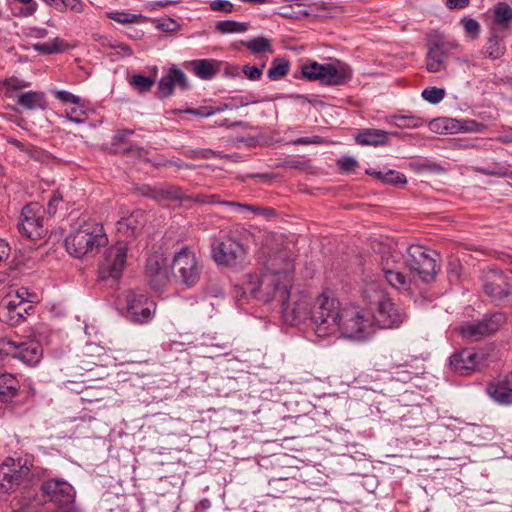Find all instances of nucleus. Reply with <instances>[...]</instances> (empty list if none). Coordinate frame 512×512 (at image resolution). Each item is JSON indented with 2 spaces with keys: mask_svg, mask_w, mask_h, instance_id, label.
Instances as JSON below:
<instances>
[{
  "mask_svg": "<svg viewBox=\"0 0 512 512\" xmlns=\"http://www.w3.org/2000/svg\"><path fill=\"white\" fill-rule=\"evenodd\" d=\"M243 45L254 55L273 51L271 40L263 36L245 41Z\"/></svg>",
  "mask_w": 512,
  "mask_h": 512,
  "instance_id": "58836bf2",
  "label": "nucleus"
},
{
  "mask_svg": "<svg viewBox=\"0 0 512 512\" xmlns=\"http://www.w3.org/2000/svg\"><path fill=\"white\" fill-rule=\"evenodd\" d=\"M75 500V490L62 479L42 483L41 495L29 498L22 504L23 512H68Z\"/></svg>",
  "mask_w": 512,
  "mask_h": 512,
  "instance_id": "7ed1b4c3",
  "label": "nucleus"
},
{
  "mask_svg": "<svg viewBox=\"0 0 512 512\" xmlns=\"http://www.w3.org/2000/svg\"><path fill=\"white\" fill-rule=\"evenodd\" d=\"M212 255L215 262L223 266L242 268L249 263L247 248L230 236L212 245Z\"/></svg>",
  "mask_w": 512,
  "mask_h": 512,
  "instance_id": "1a4fd4ad",
  "label": "nucleus"
},
{
  "mask_svg": "<svg viewBox=\"0 0 512 512\" xmlns=\"http://www.w3.org/2000/svg\"><path fill=\"white\" fill-rule=\"evenodd\" d=\"M264 68L265 63L263 62L255 66L244 65L242 71L248 80L257 81L261 78Z\"/></svg>",
  "mask_w": 512,
  "mask_h": 512,
  "instance_id": "8fccbe9b",
  "label": "nucleus"
},
{
  "mask_svg": "<svg viewBox=\"0 0 512 512\" xmlns=\"http://www.w3.org/2000/svg\"><path fill=\"white\" fill-rule=\"evenodd\" d=\"M194 73L201 79L209 80L217 73V62L213 59H201L193 62Z\"/></svg>",
  "mask_w": 512,
  "mask_h": 512,
  "instance_id": "c9c22d12",
  "label": "nucleus"
},
{
  "mask_svg": "<svg viewBox=\"0 0 512 512\" xmlns=\"http://www.w3.org/2000/svg\"><path fill=\"white\" fill-rule=\"evenodd\" d=\"M218 126H226V127H238V126H241L242 123L241 122H234L232 124H229L228 123V119H224L223 121L217 123Z\"/></svg>",
  "mask_w": 512,
  "mask_h": 512,
  "instance_id": "338daca9",
  "label": "nucleus"
},
{
  "mask_svg": "<svg viewBox=\"0 0 512 512\" xmlns=\"http://www.w3.org/2000/svg\"><path fill=\"white\" fill-rule=\"evenodd\" d=\"M265 272L247 274L241 284L233 288V295L238 305L248 296L268 303L279 300L286 295L290 287L294 265L286 251L269 254L264 261Z\"/></svg>",
  "mask_w": 512,
  "mask_h": 512,
  "instance_id": "f257e3e1",
  "label": "nucleus"
},
{
  "mask_svg": "<svg viewBox=\"0 0 512 512\" xmlns=\"http://www.w3.org/2000/svg\"><path fill=\"white\" fill-rule=\"evenodd\" d=\"M77 107L67 108L65 110V117L67 120L76 124H83L88 120V114L83 109V105H76Z\"/></svg>",
  "mask_w": 512,
  "mask_h": 512,
  "instance_id": "c03bdc74",
  "label": "nucleus"
},
{
  "mask_svg": "<svg viewBox=\"0 0 512 512\" xmlns=\"http://www.w3.org/2000/svg\"><path fill=\"white\" fill-rule=\"evenodd\" d=\"M129 83L134 86L140 93H143L149 91L152 88L154 80L142 74H135L132 76Z\"/></svg>",
  "mask_w": 512,
  "mask_h": 512,
  "instance_id": "de8ad7c7",
  "label": "nucleus"
},
{
  "mask_svg": "<svg viewBox=\"0 0 512 512\" xmlns=\"http://www.w3.org/2000/svg\"><path fill=\"white\" fill-rule=\"evenodd\" d=\"M461 23L464 27L465 32L471 37V38H477L480 33V24L477 20L469 17H464L461 20Z\"/></svg>",
  "mask_w": 512,
  "mask_h": 512,
  "instance_id": "3c124183",
  "label": "nucleus"
},
{
  "mask_svg": "<svg viewBox=\"0 0 512 512\" xmlns=\"http://www.w3.org/2000/svg\"><path fill=\"white\" fill-rule=\"evenodd\" d=\"M483 291L493 302H500L512 293V284L503 272L491 271L485 277Z\"/></svg>",
  "mask_w": 512,
  "mask_h": 512,
  "instance_id": "f3484780",
  "label": "nucleus"
},
{
  "mask_svg": "<svg viewBox=\"0 0 512 512\" xmlns=\"http://www.w3.org/2000/svg\"><path fill=\"white\" fill-rule=\"evenodd\" d=\"M117 54L121 57H130L133 54V50L127 44L119 41L117 44Z\"/></svg>",
  "mask_w": 512,
  "mask_h": 512,
  "instance_id": "680f3d73",
  "label": "nucleus"
},
{
  "mask_svg": "<svg viewBox=\"0 0 512 512\" xmlns=\"http://www.w3.org/2000/svg\"><path fill=\"white\" fill-rule=\"evenodd\" d=\"M225 109H232V106H229L228 104L218 108H213L211 106H200L198 108L186 109L184 112L197 117H209L216 114L217 112L224 111Z\"/></svg>",
  "mask_w": 512,
  "mask_h": 512,
  "instance_id": "49530a36",
  "label": "nucleus"
},
{
  "mask_svg": "<svg viewBox=\"0 0 512 512\" xmlns=\"http://www.w3.org/2000/svg\"><path fill=\"white\" fill-rule=\"evenodd\" d=\"M323 64L315 61L302 65L301 72L303 76L309 80H319Z\"/></svg>",
  "mask_w": 512,
  "mask_h": 512,
  "instance_id": "09e8293b",
  "label": "nucleus"
},
{
  "mask_svg": "<svg viewBox=\"0 0 512 512\" xmlns=\"http://www.w3.org/2000/svg\"><path fill=\"white\" fill-rule=\"evenodd\" d=\"M127 250V243L121 240L105 250L103 260L99 265V278L101 280L112 279L117 281L120 279L127 262Z\"/></svg>",
  "mask_w": 512,
  "mask_h": 512,
  "instance_id": "9b49d317",
  "label": "nucleus"
},
{
  "mask_svg": "<svg viewBox=\"0 0 512 512\" xmlns=\"http://www.w3.org/2000/svg\"><path fill=\"white\" fill-rule=\"evenodd\" d=\"M506 318L497 312L486 315L479 321L465 323L460 326V334L469 341H479L495 333L504 324Z\"/></svg>",
  "mask_w": 512,
  "mask_h": 512,
  "instance_id": "4468645a",
  "label": "nucleus"
},
{
  "mask_svg": "<svg viewBox=\"0 0 512 512\" xmlns=\"http://www.w3.org/2000/svg\"><path fill=\"white\" fill-rule=\"evenodd\" d=\"M367 173L376 176L377 179L387 184L402 185L407 182L406 176L395 170H388L387 172L368 170Z\"/></svg>",
  "mask_w": 512,
  "mask_h": 512,
  "instance_id": "4c0bfd02",
  "label": "nucleus"
},
{
  "mask_svg": "<svg viewBox=\"0 0 512 512\" xmlns=\"http://www.w3.org/2000/svg\"><path fill=\"white\" fill-rule=\"evenodd\" d=\"M341 309L340 302L331 291H325L314 298L310 321L319 338L338 332Z\"/></svg>",
  "mask_w": 512,
  "mask_h": 512,
  "instance_id": "39448f33",
  "label": "nucleus"
},
{
  "mask_svg": "<svg viewBox=\"0 0 512 512\" xmlns=\"http://www.w3.org/2000/svg\"><path fill=\"white\" fill-rule=\"evenodd\" d=\"M178 85L182 89L188 87L185 73L179 68L173 66L168 73L159 80V92L163 97L172 95L175 86Z\"/></svg>",
  "mask_w": 512,
  "mask_h": 512,
  "instance_id": "bb28decb",
  "label": "nucleus"
},
{
  "mask_svg": "<svg viewBox=\"0 0 512 512\" xmlns=\"http://www.w3.org/2000/svg\"><path fill=\"white\" fill-rule=\"evenodd\" d=\"M451 369L460 375H468L478 366V357L472 349H463L449 358Z\"/></svg>",
  "mask_w": 512,
  "mask_h": 512,
  "instance_id": "5701e85b",
  "label": "nucleus"
},
{
  "mask_svg": "<svg viewBox=\"0 0 512 512\" xmlns=\"http://www.w3.org/2000/svg\"><path fill=\"white\" fill-rule=\"evenodd\" d=\"M134 134L133 130L130 129H124L122 131H119L114 136V140L118 143H126L131 135Z\"/></svg>",
  "mask_w": 512,
  "mask_h": 512,
  "instance_id": "052dcab7",
  "label": "nucleus"
},
{
  "mask_svg": "<svg viewBox=\"0 0 512 512\" xmlns=\"http://www.w3.org/2000/svg\"><path fill=\"white\" fill-rule=\"evenodd\" d=\"M25 299L17 293L14 299H4L0 304V321L10 326H17L24 321Z\"/></svg>",
  "mask_w": 512,
  "mask_h": 512,
  "instance_id": "aec40b11",
  "label": "nucleus"
},
{
  "mask_svg": "<svg viewBox=\"0 0 512 512\" xmlns=\"http://www.w3.org/2000/svg\"><path fill=\"white\" fill-rule=\"evenodd\" d=\"M469 2V0H446V6L451 10L464 9Z\"/></svg>",
  "mask_w": 512,
  "mask_h": 512,
  "instance_id": "bf43d9fd",
  "label": "nucleus"
},
{
  "mask_svg": "<svg viewBox=\"0 0 512 512\" xmlns=\"http://www.w3.org/2000/svg\"><path fill=\"white\" fill-rule=\"evenodd\" d=\"M289 71V63L284 58H276L267 71L270 80L276 81L284 77Z\"/></svg>",
  "mask_w": 512,
  "mask_h": 512,
  "instance_id": "79ce46f5",
  "label": "nucleus"
},
{
  "mask_svg": "<svg viewBox=\"0 0 512 512\" xmlns=\"http://www.w3.org/2000/svg\"><path fill=\"white\" fill-rule=\"evenodd\" d=\"M406 264L425 283L432 282L439 271L436 259L421 245L409 246Z\"/></svg>",
  "mask_w": 512,
  "mask_h": 512,
  "instance_id": "9d476101",
  "label": "nucleus"
},
{
  "mask_svg": "<svg viewBox=\"0 0 512 512\" xmlns=\"http://www.w3.org/2000/svg\"><path fill=\"white\" fill-rule=\"evenodd\" d=\"M18 391V381L10 373L0 374V402H9Z\"/></svg>",
  "mask_w": 512,
  "mask_h": 512,
  "instance_id": "f704fd0d",
  "label": "nucleus"
},
{
  "mask_svg": "<svg viewBox=\"0 0 512 512\" xmlns=\"http://www.w3.org/2000/svg\"><path fill=\"white\" fill-rule=\"evenodd\" d=\"M56 99L63 103H71L74 105H80L81 98L77 95L72 94L69 91L66 90H54L52 92Z\"/></svg>",
  "mask_w": 512,
  "mask_h": 512,
  "instance_id": "603ef678",
  "label": "nucleus"
},
{
  "mask_svg": "<svg viewBox=\"0 0 512 512\" xmlns=\"http://www.w3.org/2000/svg\"><path fill=\"white\" fill-rule=\"evenodd\" d=\"M504 37L499 36L497 28L493 27L491 36L484 46V54L491 59H499L506 51Z\"/></svg>",
  "mask_w": 512,
  "mask_h": 512,
  "instance_id": "2f4dec72",
  "label": "nucleus"
},
{
  "mask_svg": "<svg viewBox=\"0 0 512 512\" xmlns=\"http://www.w3.org/2000/svg\"><path fill=\"white\" fill-rule=\"evenodd\" d=\"M125 317L133 323L145 324L152 320L156 306L146 295L136 291H128L124 296Z\"/></svg>",
  "mask_w": 512,
  "mask_h": 512,
  "instance_id": "f8f14e48",
  "label": "nucleus"
},
{
  "mask_svg": "<svg viewBox=\"0 0 512 512\" xmlns=\"http://www.w3.org/2000/svg\"><path fill=\"white\" fill-rule=\"evenodd\" d=\"M352 77V70L349 65L336 61L323 64L319 81L324 85L340 86L347 83Z\"/></svg>",
  "mask_w": 512,
  "mask_h": 512,
  "instance_id": "6ab92c4d",
  "label": "nucleus"
},
{
  "mask_svg": "<svg viewBox=\"0 0 512 512\" xmlns=\"http://www.w3.org/2000/svg\"><path fill=\"white\" fill-rule=\"evenodd\" d=\"M44 210L37 203L26 205L20 214L19 232L32 240L42 239L47 234L43 224Z\"/></svg>",
  "mask_w": 512,
  "mask_h": 512,
  "instance_id": "ddd939ff",
  "label": "nucleus"
},
{
  "mask_svg": "<svg viewBox=\"0 0 512 512\" xmlns=\"http://www.w3.org/2000/svg\"><path fill=\"white\" fill-rule=\"evenodd\" d=\"M145 276L149 286L160 292L168 283L166 261L162 255L154 254L149 256L145 267Z\"/></svg>",
  "mask_w": 512,
  "mask_h": 512,
  "instance_id": "a211bd4d",
  "label": "nucleus"
},
{
  "mask_svg": "<svg viewBox=\"0 0 512 512\" xmlns=\"http://www.w3.org/2000/svg\"><path fill=\"white\" fill-rule=\"evenodd\" d=\"M145 221V213L140 209L134 210L128 217L117 222V231L124 237H134L142 230Z\"/></svg>",
  "mask_w": 512,
  "mask_h": 512,
  "instance_id": "a878e982",
  "label": "nucleus"
},
{
  "mask_svg": "<svg viewBox=\"0 0 512 512\" xmlns=\"http://www.w3.org/2000/svg\"><path fill=\"white\" fill-rule=\"evenodd\" d=\"M42 470L34 466V456L17 453L8 456L0 465V489L5 493L30 488Z\"/></svg>",
  "mask_w": 512,
  "mask_h": 512,
  "instance_id": "f03ea898",
  "label": "nucleus"
},
{
  "mask_svg": "<svg viewBox=\"0 0 512 512\" xmlns=\"http://www.w3.org/2000/svg\"><path fill=\"white\" fill-rule=\"evenodd\" d=\"M17 103L28 110H45L47 108L45 94L40 91H28L20 94Z\"/></svg>",
  "mask_w": 512,
  "mask_h": 512,
  "instance_id": "7c9ffc66",
  "label": "nucleus"
},
{
  "mask_svg": "<svg viewBox=\"0 0 512 512\" xmlns=\"http://www.w3.org/2000/svg\"><path fill=\"white\" fill-rule=\"evenodd\" d=\"M487 393L498 404H512V373L506 375L503 379L490 383L487 386Z\"/></svg>",
  "mask_w": 512,
  "mask_h": 512,
  "instance_id": "cd10ccee",
  "label": "nucleus"
},
{
  "mask_svg": "<svg viewBox=\"0 0 512 512\" xmlns=\"http://www.w3.org/2000/svg\"><path fill=\"white\" fill-rule=\"evenodd\" d=\"M33 49L44 55L58 54L64 51V41L55 37L50 42L34 44Z\"/></svg>",
  "mask_w": 512,
  "mask_h": 512,
  "instance_id": "ea45409f",
  "label": "nucleus"
},
{
  "mask_svg": "<svg viewBox=\"0 0 512 512\" xmlns=\"http://www.w3.org/2000/svg\"><path fill=\"white\" fill-rule=\"evenodd\" d=\"M459 44L455 40H438L433 42L426 54V69L430 73H438L446 69L447 58Z\"/></svg>",
  "mask_w": 512,
  "mask_h": 512,
  "instance_id": "dca6fc26",
  "label": "nucleus"
},
{
  "mask_svg": "<svg viewBox=\"0 0 512 512\" xmlns=\"http://www.w3.org/2000/svg\"><path fill=\"white\" fill-rule=\"evenodd\" d=\"M363 297L369 305L370 309H374L375 306L389 298L384 292L379 281L373 279L365 283L363 289Z\"/></svg>",
  "mask_w": 512,
  "mask_h": 512,
  "instance_id": "c756f323",
  "label": "nucleus"
},
{
  "mask_svg": "<svg viewBox=\"0 0 512 512\" xmlns=\"http://www.w3.org/2000/svg\"><path fill=\"white\" fill-rule=\"evenodd\" d=\"M389 123L400 129H415L424 125L425 120L415 115H394Z\"/></svg>",
  "mask_w": 512,
  "mask_h": 512,
  "instance_id": "e433bc0d",
  "label": "nucleus"
},
{
  "mask_svg": "<svg viewBox=\"0 0 512 512\" xmlns=\"http://www.w3.org/2000/svg\"><path fill=\"white\" fill-rule=\"evenodd\" d=\"M62 200L60 196L54 195L48 202L49 213L55 212L56 204Z\"/></svg>",
  "mask_w": 512,
  "mask_h": 512,
  "instance_id": "0e129e2a",
  "label": "nucleus"
},
{
  "mask_svg": "<svg viewBox=\"0 0 512 512\" xmlns=\"http://www.w3.org/2000/svg\"><path fill=\"white\" fill-rule=\"evenodd\" d=\"M48 5L53 6L59 12L69 9L75 13H82L84 8V3L81 0H54Z\"/></svg>",
  "mask_w": 512,
  "mask_h": 512,
  "instance_id": "37998d69",
  "label": "nucleus"
},
{
  "mask_svg": "<svg viewBox=\"0 0 512 512\" xmlns=\"http://www.w3.org/2000/svg\"><path fill=\"white\" fill-rule=\"evenodd\" d=\"M164 31L172 32L178 29V24L171 18L167 19V23L161 25Z\"/></svg>",
  "mask_w": 512,
  "mask_h": 512,
  "instance_id": "e2e57ef3",
  "label": "nucleus"
},
{
  "mask_svg": "<svg viewBox=\"0 0 512 512\" xmlns=\"http://www.w3.org/2000/svg\"><path fill=\"white\" fill-rule=\"evenodd\" d=\"M194 203H200V204H214V203H218V204H221V205L232 207L235 210H237L239 213H242L244 211H251V212H253L255 214H258L259 211H260L259 207L252 206V205H249V204H242V203H238V202H234V201H219L218 200V196L215 195V194H212V195H203V194L195 195V196H193L192 205Z\"/></svg>",
  "mask_w": 512,
  "mask_h": 512,
  "instance_id": "c85d7f7f",
  "label": "nucleus"
},
{
  "mask_svg": "<svg viewBox=\"0 0 512 512\" xmlns=\"http://www.w3.org/2000/svg\"><path fill=\"white\" fill-rule=\"evenodd\" d=\"M371 310L375 324L382 329L398 328L406 320L403 309L393 303L390 298Z\"/></svg>",
  "mask_w": 512,
  "mask_h": 512,
  "instance_id": "2eb2a0df",
  "label": "nucleus"
},
{
  "mask_svg": "<svg viewBox=\"0 0 512 512\" xmlns=\"http://www.w3.org/2000/svg\"><path fill=\"white\" fill-rule=\"evenodd\" d=\"M493 24L497 31L507 29L512 22V8L505 2H498L492 8Z\"/></svg>",
  "mask_w": 512,
  "mask_h": 512,
  "instance_id": "72a5a7b5",
  "label": "nucleus"
},
{
  "mask_svg": "<svg viewBox=\"0 0 512 512\" xmlns=\"http://www.w3.org/2000/svg\"><path fill=\"white\" fill-rule=\"evenodd\" d=\"M339 164L341 169L344 171H352L358 165L357 161L353 157H343Z\"/></svg>",
  "mask_w": 512,
  "mask_h": 512,
  "instance_id": "13d9d810",
  "label": "nucleus"
},
{
  "mask_svg": "<svg viewBox=\"0 0 512 512\" xmlns=\"http://www.w3.org/2000/svg\"><path fill=\"white\" fill-rule=\"evenodd\" d=\"M109 18L122 24L137 22L138 16L127 12H111Z\"/></svg>",
  "mask_w": 512,
  "mask_h": 512,
  "instance_id": "864d4df0",
  "label": "nucleus"
},
{
  "mask_svg": "<svg viewBox=\"0 0 512 512\" xmlns=\"http://www.w3.org/2000/svg\"><path fill=\"white\" fill-rule=\"evenodd\" d=\"M399 254L393 253L390 257L382 259V271L387 282L396 289H406L409 285V278L397 267Z\"/></svg>",
  "mask_w": 512,
  "mask_h": 512,
  "instance_id": "4be33fe9",
  "label": "nucleus"
},
{
  "mask_svg": "<svg viewBox=\"0 0 512 512\" xmlns=\"http://www.w3.org/2000/svg\"><path fill=\"white\" fill-rule=\"evenodd\" d=\"M156 201H180L181 205L186 208L192 207L193 196L186 195L182 192L181 188L176 186H162L159 188L150 189L148 194Z\"/></svg>",
  "mask_w": 512,
  "mask_h": 512,
  "instance_id": "b1692460",
  "label": "nucleus"
},
{
  "mask_svg": "<svg viewBox=\"0 0 512 512\" xmlns=\"http://www.w3.org/2000/svg\"><path fill=\"white\" fill-rule=\"evenodd\" d=\"M124 154L132 155L139 160L147 161L146 151L142 147L138 146H130L129 148L123 151Z\"/></svg>",
  "mask_w": 512,
  "mask_h": 512,
  "instance_id": "4d7b16f0",
  "label": "nucleus"
},
{
  "mask_svg": "<svg viewBox=\"0 0 512 512\" xmlns=\"http://www.w3.org/2000/svg\"><path fill=\"white\" fill-rule=\"evenodd\" d=\"M314 298L305 290L286 289V295L280 299L284 321L289 325H298L307 319L311 320Z\"/></svg>",
  "mask_w": 512,
  "mask_h": 512,
  "instance_id": "423d86ee",
  "label": "nucleus"
},
{
  "mask_svg": "<svg viewBox=\"0 0 512 512\" xmlns=\"http://www.w3.org/2000/svg\"><path fill=\"white\" fill-rule=\"evenodd\" d=\"M430 127L432 130H438L443 128L444 130H457L463 132H482L485 130L486 126L482 123H479L475 120H465L463 122H459L453 119L448 118H439L433 120L430 123Z\"/></svg>",
  "mask_w": 512,
  "mask_h": 512,
  "instance_id": "393cba45",
  "label": "nucleus"
},
{
  "mask_svg": "<svg viewBox=\"0 0 512 512\" xmlns=\"http://www.w3.org/2000/svg\"><path fill=\"white\" fill-rule=\"evenodd\" d=\"M202 265L195 252L184 247L176 252L172 261L173 276L186 287L195 286L200 280Z\"/></svg>",
  "mask_w": 512,
  "mask_h": 512,
  "instance_id": "0eeeda50",
  "label": "nucleus"
},
{
  "mask_svg": "<svg viewBox=\"0 0 512 512\" xmlns=\"http://www.w3.org/2000/svg\"><path fill=\"white\" fill-rule=\"evenodd\" d=\"M216 30L222 34L243 33L248 30V23L234 20L219 21L216 23Z\"/></svg>",
  "mask_w": 512,
  "mask_h": 512,
  "instance_id": "a19ab883",
  "label": "nucleus"
},
{
  "mask_svg": "<svg viewBox=\"0 0 512 512\" xmlns=\"http://www.w3.org/2000/svg\"><path fill=\"white\" fill-rule=\"evenodd\" d=\"M421 95L425 101L431 104H438L444 99L446 91L443 88L432 86L425 88Z\"/></svg>",
  "mask_w": 512,
  "mask_h": 512,
  "instance_id": "a18cd8bd",
  "label": "nucleus"
},
{
  "mask_svg": "<svg viewBox=\"0 0 512 512\" xmlns=\"http://www.w3.org/2000/svg\"><path fill=\"white\" fill-rule=\"evenodd\" d=\"M7 344L14 348L12 355L22 362L33 366L37 364L43 355V348L39 342L35 340L27 342L8 341Z\"/></svg>",
  "mask_w": 512,
  "mask_h": 512,
  "instance_id": "412c9836",
  "label": "nucleus"
},
{
  "mask_svg": "<svg viewBox=\"0 0 512 512\" xmlns=\"http://www.w3.org/2000/svg\"><path fill=\"white\" fill-rule=\"evenodd\" d=\"M295 144L298 145H309L310 144V138L309 137H301L294 141Z\"/></svg>",
  "mask_w": 512,
  "mask_h": 512,
  "instance_id": "774afa93",
  "label": "nucleus"
},
{
  "mask_svg": "<svg viewBox=\"0 0 512 512\" xmlns=\"http://www.w3.org/2000/svg\"><path fill=\"white\" fill-rule=\"evenodd\" d=\"M339 330L346 338L364 339L371 334V322L363 311L354 305L341 309Z\"/></svg>",
  "mask_w": 512,
  "mask_h": 512,
  "instance_id": "6e6552de",
  "label": "nucleus"
},
{
  "mask_svg": "<svg viewBox=\"0 0 512 512\" xmlns=\"http://www.w3.org/2000/svg\"><path fill=\"white\" fill-rule=\"evenodd\" d=\"M108 243L103 226L96 221H84L65 238V247L76 258L93 255Z\"/></svg>",
  "mask_w": 512,
  "mask_h": 512,
  "instance_id": "20e7f679",
  "label": "nucleus"
},
{
  "mask_svg": "<svg viewBox=\"0 0 512 512\" xmlns=\"http://www.w3.org/2000/svg\"><path fill=\"white\" fill-rule=\"evenodd\" d=\"M233 4L228 0H213L210 2V9L230 13L233 11Z\"/></svg>",
  "mask_w": 512,
  "mask_h": 512,
  "instance_id": "5fc2aeb1",
  "label": "nucleus"
},
{
  "mask_svg": "<svg viewBox=\"0 0 512 512\" xmlns=\"http://www.w3.org/2000/svg\"><path fill=\"white\" fill-rule=\"evenodd\" d=\"M24 35L28 38H45L48 35V30L43 27H28L24 30Z\"/></svg>",
  "mask_w": 512,
  "mask_h": 512,
  "instance_id": "6e6d98bb",
  "label": "nucleus"
},
{
  "mask_svg": "<svg viewBox=\"0 0 512 512\" xmlns=\"http://www.w3.org/2000/svg\"><path fill=\"white\" fill-rule=\"evenodd\" d=\"M15 82H17V80L15 79H10V80H6L5 81V85L8 87V88H11V89H14V90H17L21 87H26L27 84H15Z\"/></svg>",
  "mask_w": 512,
  "mask_h": 512,
  "instance_id": "69168bd1",
  "label": "nucleus"
},
{
  "mask_svg": "<svg viewBox=\"0 0 512 512\" xmlns=\"http://www.w3.org/2000/svg\"><path fill=\"white\" fill-rule=\"evenodd\" d=\"M355 140L360 145L380 146L388 141L387 133L378 129H364L358 133Z\"/></svg>",
  "mask_w": 512,
  "mask_h": 512,
  "instance_id": "473e14b6",
  "label": "nucleus"
}]
</instances>
